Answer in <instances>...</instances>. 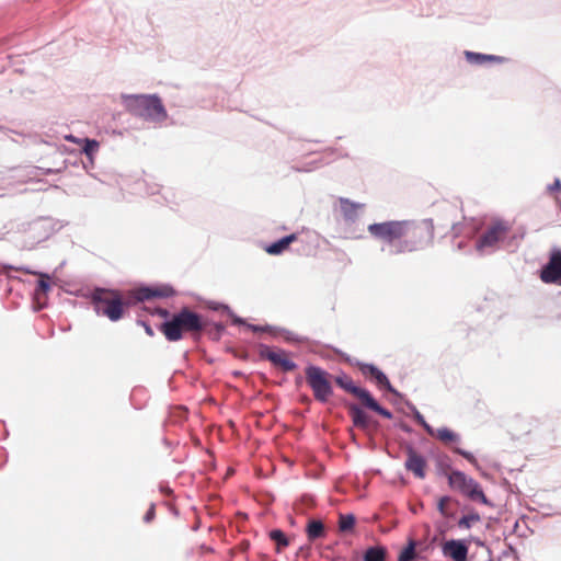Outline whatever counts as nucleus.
Segmentation results:
<instances>
[{"label":"nucleus","mask_w":561,"mask_h":561,"mask_svg":"<svg viewBox=\"0 0 561 561\" xmlns=\"http://www.w3.org/2000/svg\"><path fill=\"white\" fill-rule=\"evenodd\" d=\"M270 536L271 539L276 542L278 550L288 545V540L285 537L284 533L278 529L272 530Z\"/></svg>","instance_id":"31"},{"label":"nucleus","mask_w":561,"mask_h":561,"mask_svg":"<svg viewBox=\"0 0 561 561\" xmlns=\"http://www.w3.org/2000/svg\"><path fill=\"white\" fill-rule=\"evenodd\" d=\"M352 363L357 365L364 375H370L374 378H376L377 375L379 373H381V370H379L375 365L365 364V363H360V362H352Z\"/></svg>","instance_id":"27"},{"label":"nucleus","mask_w":561,"mask_h":561,"mask_svg":"<svg viewBox=\"0 0 561 561\" xmlns=\"http://www.w3.org/2000/svg\"><path fill=\"white\" fill-rule=\"evenodd\" d=\"M144 328H145V331L148 335L152 336L153 335V330L151 329V327H149L148 324L146 323H142Z\"/></svg>","instance_id":"37"},{"label":"nucleus","mask_w":561,"mask_h":561,"mask_svg":"<svg viewBox=\"0 0 561 561\" xmlns=\"http://www.w3.org/2000/svg\"><path fill=\"white\" fill-rule=\"evenodd\" d=\"M336 383L343 388L344 390L351 392L356 396L369 409L379 413L386 419H391L392 414L387 409L382 408L373 397L371 394L363 388L355 386L351 378L347 376H340L336 378Z\"/></svg>","instance_id":"7"},{"label":"nucleus","mask_w":561,"mask_h":561,"mask_svg":"<svg viewBox=\"0 0 561 561\" xmlns=\"http://www.w3.org/2000/svg\"><path fill=\"white\" fill-rule=\"evenodd\" d=\"M339 209L346 222H355L363 214L366 205L363 203H356L348 198H339Z\"/></svg>","instance_id":"10"},{"label":"nucleus","mask_w":561,"mask_h":561,"mask_svg":"<svg viewBox=\"0 0 561 561\" xmlns=\"http://www.w3.org/2000/svg\"><path fill=\"white\" fill-rule=\"evenodd\" d=\"M547 191L549 193L560 192L561 191V181L557 178L552 184L547 186Z\"/></svg>","instance_id":"35"},{"label":"nucleus","mask_w":561,"mask_h":561,"mask_svg":"<svg viewBox=\"0 0 561 561\" xmlns=\"http://www.w3.org/2000/svg\"><path fill=\"white\" fill-rule=\"evenodd\" d=\"M99 146L100 145L96 140L84 139L83 152L91 161L93 160V156L96 153Z\"/></svg>","instance_id":"24"},{"label":"nucleus","mask_w":561,"mask_h":561,"mask_svg":"<svg viewBox=\"0 0 561 561\" xmlns=\"http://www.w3.org/2000/svg\"><path fill=\"white\" fill-rule=\"evenodd\" d=\"M351 415L352 420L355 426L367 430L370 424L369 416L359 408L352 407L351 408Z\"/></svg>","instance_id":"17"},{"label":"nucleus","mask_w":561,"mask_h":561,"mask_svg":"<svg viewBox=\"0 0 561 561\" xmlns=\"http://www.w3.org/2000/svg\"><path fill=\"white\" fill-rule=\"evenodd\" d=\"M262 355L285 371H291L296 368V364L283 351L265 350Z\"/></svg>","instance_id":"14"},{"label":"nucleus","mask_w":561,"mask_h":561,"mask_svg":"<svg viewBox=\"0 0 561 561\" xmlns=\"http://www.w3.org/2000/svg\"><path fill=\"white\" fill-rule=\"evenodd\" d=\"M309 540L321 538L324 535V526L320 520H310L307 526Z\"/></svg>","instance_id":"20"},{"label":"nucleus","mask_w":561,"mask_h":561,"mask_svg":"<svg viewBox=\"0 0 561 561\" xmlns=\"http://www.w3.org/2000/svg\"><path fill=\"white\" fill-rule=\"evenodd\" d=\"M367 231L376 240L389 244L392 254L420 251L434 239L432 220H387L368 225Z\"/></svg>","instance_id":"1"},{"label":"nucleus","mask_w":561,"mask_h":561,"mask_svg":"<svg viewBox=\"0 0 561 561\" xmlns=\"http://www.w3.org/2000/svg\"><path fill=\"white\" fill-rule=\"evenodd\" d=\"M443 553L454 561H466L468 547L461 540H448L443 545Z\"/></svg>","instance_id":"12"},{"label":"nucleus","mask_w":561,"mask_h":561,"mask_svg":"<svg viewBox=\"0 0 561 561\" xmlns=\"http://www.w3.org/2000/svg\"><path fill=\"white\" fill-rule=\"evenodd\" d=\"M173 295V289L168 285H157L151 287H141L135 291V298L139 301L152 298H164Z\"/></svg>","instance_id":"11"},{"label":"nucleus","mask_w":561,"mask_h":561,"mask_svg":"<svg viewBox=\"0 0 561 561\" xmlns=\"http://www.w3.org/2000/svg\"><path fill=\"white\" fill-rule=\"evenodd\" d=\"M49 236V230L45 221L32 224L27 230L26 248H33L35 244L44 241Z\"/></svg>","instance_id":"13"},{"label":"nucleus","mask_w":561,"mask_h":561,"mask_svg":"<svg viewBox=\"0 0 561 561\" xmlns=\"http://www.w3.org/2000/svg\"><path fill=\"white\" fill-rule=\"evenodd\" d=\"M480 522V516L478 514H469L466 516H462L459 522L458 526L462 529H469L472 527L473 524Z\"/></svg>","instance_id":"25"},{"label":"nucleus","mask_w":561,"mask_h":561,"mask_svg":"<svg viewBox=\"0 0 561 561\" xmlns=\"http://www.w3.org/2000/svg\"><path fill=\"white\" fill-rule=\"evenodd\" d=\"M250 328H251L252 330H259L256 327H253V325H251Z\"/></svg>","instance_id":"40"},{"label":"nucleus","mask_w":561,"mask_h":561,"mask_svg":"<svg viewBox=\"0 0 561 561\" xmlns=\"http://www.w3.org/2000/svg\"><path fill=\"white\" fill-rule=\"evenodd\" d=\"M415 557V543L414 541H410L408 547L401 551L398 561H412Z\"/></svg>","instance_id":"23"},{"label":"nucleus","mask_w":561,"mask_h":561,"mask_svg":"<svg viewBox=\"0 0 561 561\" xmlns=\"http://www.w3.org/2000/svg\"><path fill=\"white\" fill-rule=\"evenodd\" d=\"M437 439L442 440L443 443H451V442H458L459 435L454 433L447 427H440L437 430H434V435Z\"/></svg>","instance_id":"22"},{"label":"nucleus","mask_w":561,"mask_h":561,"mask_svg":"<svg viewBox=\"0 0 561 561\" xmlns=\"http://www.w3.org/2000/svg\"><path fill=\"white\" fill-rule=\"evenodd\" d=\"M425 459L416 454L413 449L408 450V459L405 461V468L413 472L415 477L423 479L425 477Z\"/></svg>","instance_id":"15"},{"label":"nucleus","mask_w":561,"mask_h":561,"mask_svg":"<svg viewBox=\"0 0 561 561\" xmlns=\"http://www.w3.org/2000/svg\"><path fill=\"white\" fill-rule=\"evenodd\" d=\"M352 363L357 365L364 375H370L374 378H376L377 375L379 373H381V370H379L375 365L365 364V363H360V362H352Z\"/></svg>","instance_id":"26"},{"label":"nucleus","mask_w":561,"mask_h":561,"mask_svg":"<svg viewBox=\"0 0 561 561\" xmlns=\"http://www.w3.org/2000/svg\"><path fill=\"white\" fill-rule=\"evenodd\" d=\"M352 363L357 365L364 375H370L374 378H376L377 375L379 373H381V370H379L375 365L365 364V363H360V362H352Z\"/></svg>","instance_id":"28"},{"label":"nucleus","mask_w":561,"mask_h":561,"mask_svg":"<svg viewBox=\"0 0 561 561\" xmlns=\"http://www.w3.org/2000/svg\"><path fill=\"white\" fill-rule=\"evenodd\" d=\"M377 385L379 387H383L386 388L387 390H389L390 392L392 393H398L391 386V383L389 382V379L387 378V376L381 371L377 375V377L375 378Z\"/></svg>","instance_id":"32"},{"label":"nucleus","mask_w":561,"mask_h":561,"mask_svg":"<svg viewBox=\"0 0 561 561\" xmlns=\"http://www.w3.org/2000/svg\"><path fill=\"white\" fill-rule=\"evenodd\" d=\"M309 386L314 392V397L324 402L332 394V388L327 379V373L319 367L310 366L306 370Z\"/></svg>","instance_id":"8"},{"label":"nucleus","mask_w":561,"mask_h":561,"mask_svg":"<svg viewBox=\"0 0 561 561\" xmlns=\"http://www.w3.org/2000/svg\"><path fill=\"white\" fill-rule=\"evenodd\" d=\"M465 55H466L467 60L470 64H474V65H482L486 61H495V60L501 59L500 57L494 56V55H485V54L472 53V51H466Z\"/></svg>","instance_id":"19"},{"label":"nucleus","mask_w":561,"mask_h":561,"mask_svg":"<svg viewBox=\"0 0 561 561\" xmlns=\"http://www.w3.org/2000/svg\"><path fill=\"white\" fill-rule=\"evenodd\" d=\"M92 300L98 314L105 316L111 321H117L122 318L123 305L117 293L98 288L92 294Z\"/></svg>","instance_id":"4"},{"label":"nucleus","mask_w":561,"mask_h":561,"mask_svg":"<svg viewBox=\"0 0 561 561\" xmlns=\"http://www.w3.org/2000/svg\"><path fill=\"white\" fill-rule=\"evenodd\" d=\"M456 451L461 455L462 457H465L468 461H470L473 466L478 467V462H477V459L474 458V456L469 453V451H466L463 449H456Z\"/></svg>","instance_id":"34"},{"label":"nucleus","mask_w":561,"mask_h":561,"mask_svg":"<svg viewBox=\"0 0 561 561\" xmlns=\"http://www.w3.org/2000/svg\"><path fill=\"white\" fill-rule=\"evenodd\" d=\"M159 314L165 318L168 316V311L161 309L159 310Z\"/></svg>","instance_id":"39"},{"label":"nucleus","mask_w":561,"mask_h":561,"mask_svg":"<svg viewBox=\"0 0 561 561\" xmlns=\"http://www.w3.org/2000/svg\"><path fill=\"white\" fill-rule=\"evenodd\" d=\"M449 501H450V499L448 496H443L438 502L437 508H438L439 513L444 516L448 515L446 505H447V503H449Z\"/></svg>","instance_id":"33"},{"label":"nucleus","mask_w":561,"mask_h":561,"mask_svg":"<svg viewBox=\"0 0 561 561\" xmlns=\"http://www.w3.org/2000/svg\"><path fill=\"white\" fill-rule=\"evenodd\" d=\"M411 410L415 421L422 425L430 435H434V428L425 421L424 416L417 411V409L415 407H411Z\"/></svg>","instance_id":"29"},{"label":"nucleus","mask_w":561,"mask_h":561,"mask_svg":"<svg viewBox=\"0 0 561 561\" xmlns=\"http://www.w3.org/2000/svg\"><path fill=\"white\" fill-rule=\"evenodd\" d=\"M25 272L39 276V280L37 283V288H36V295L37 296H39L42 294L46 295L50 290V284H49L50 276L48 274L31 272L28 270H26Z\"/></svg>","instance_id":"21"},{"label":"nucleus","mask_w":561,"mask_h":561,"mask_svg":"<svg viewBox=\"0 0 561 561\" xmlns=\"http://www.w3.org/2000/svg\"><path fill=\"white\" fill-rule=\"evenodd\" d=\"M510 225L505 221L493 222L476 243V250L484 255L499 249V243L505 239Z\"/></svg>","instance_id":"6"},{"label":"nucleus","mask_w":561,"mask_h":561,"mask_svg":"<svg viewBox=\"0 0 561 561\" xmlns=\"http://www.w3.org/2000/svg\"><path fill=\"white\" fill-rule=\"evenodd\" d=\"M354 525H355V517L353 515H341L340 516L339 526L342 531H348V530L353 529Z\"/></svg>","instance_id":"30"},{"label":"nucleus","mask_w":561,"mask_h":561,"mask_svg":"<svg viewBox=\"0 0 561 561\" xmlns=\"http://www.w3.org/2000/svg\"><path fill=\"white\" fill-rule=\"evenodd\" d=\"M233 322L237 323V324H242L243 320L238 318V317H233Z\"/></svg>","instance_id":"38"},{"label":"nucleus","mask_w":561,"mask_h":561,"mask_svg":"<svg viewBox=\"0 0 561 561\" xmlns=\"http://www.w3.org/2000/svg\"><path fill=\"white\" fill-rule=\"evenodd\" d=\"M123 104L133 115L151 123H162L168 117L161 100L154 94L123 95Z\"/></svg>","instance_id":"2"},{"label":"nucleus","mask_w":561,"mask_h":561,"mask_svg":"<svg viewBox=\"0 0 561 561\" xmlns=\"http://www.w3.org/2000/svg\"><path fill=\"white\" fill-rule=\"evenodd\" d=\"M448 483L450 488L459 491L470 500L481 502L484 505L490 504L480 484L466 473L453 470L448 476Z\"/></svg>","instance_id":"5"},{"label":"nucleus","mask_w":561,"mask_h":561,"mask_svg":"<svg viewBox=\"0 0 561 561\" xmlns=\"http://www.w3.org/2000/svg\"><path fill=\"white\" fill-rule=\"evenodd\" d=\"M387 557L386 548L381 546L369 547L364 553V561H385Z\"/></svg>","instance_id":"18"},{"label":"nucleus","mask_w":561,"mask_h":561,"mask_svg":"<svg viewBox=\"0 0 561 561\" xmlns=\"http://www.w3.org/2000/svg\"><path fill=\"white\" fill-rule=\"evenodd\" d=\"M154 516V508L153 506L150 507V510L146 513L144 519L145 522L149 523Z\"/></svg>","instance_id":"36"},{"label":"nucleus","mask_w":561,"mask_h":561,"mask_svg":"<svg viewBox=\"0 0 561 561\" xmlns=\"http://www.w3.org/2000/svg\"><path fill=\"white\" fill-rule=\"evenodd\" d=\"M540 278L547 284H561V251L551 253L549 262L542 267Z\"/></svg>","instance_id":"9"},{"label":"nucleus","mask_w":561,"mask_h":561,"mask_svg":"<svg viewBox=\"0 0 561 561\" xmlns=\"http://www.w3.org/2000/svg\"><path fill=\"white\" fill-rule=\"evenodd\" d=\"M161 329L165 337L174 342L181 340L182 330L199 331L203 329V323L198 314L188 309H183L174 314L171 320L164 322Z\"/></svg>","instance_id":"3"},{"label":"nucleus","mask_w":561,"mask_h":561,"mask_svg":"<svg viewBox=\"0 0 561 561\" xmlns=\"http://www.w3.org/2000/svg\"><path fill=\"white\" fill-rule=\"evenodd\" d=\"M296 239H297V237L294 233L286 236L279 240H277L276 242L270 244L268 247H266L265 251L271 255H278V254L283 253L289 247V244L293 241H295Z\"/></svg>","instance_id":"16"}]
</instances>
